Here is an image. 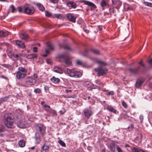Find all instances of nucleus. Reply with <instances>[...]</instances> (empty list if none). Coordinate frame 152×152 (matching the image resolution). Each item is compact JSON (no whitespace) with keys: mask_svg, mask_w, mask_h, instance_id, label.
I'll return each mask as SVG.
<instances>
[{"mask_svg":"<svg viewBox=\"0 0 152 152\" xmlns=\"http://www.w3.org/2000/svg\"><path fill=\"white\" fill-rule=\"evenodd\" d=\"M46 61H47V63L48 64H50L52 62L51 60L50 59H47Z\"/></svg>","mask_w":152,"mask_h":152,"instance_id":"nucleus-55","label":"nucleus"},{"mask_svg":"<svg viewBox=\"0 0 152 152\" xmlns=\"http://www.w3.org/2000/svg\"><path fill=\"white\" fill-rule=\"evenodd\" d=\"M67 72L70 76L75 77H80L82 75L81 72L79 71H76L74 69H67Z\"/></svg>","mask_w":152,"mask_h":152,"instance_id":"nucleus-5","label":"nucleus"},{"mask_svg":"<svg viewBox=\"0 0 152 152\" xmlns=\"http://www.w3.org/2000/svg\"><path fill=\"white\" fill-rule=\"evenodd\" d=\"M107 109L109 111L112 112H113L115 114L116 113V111L115 109L110 106H108L107 107Z\"/></svg>","mask_w":152,"mask_h":152,"instance_id":"nucleus-27","label":"nucleus"},{"mask_svg":"<svg viewBox=\"0 0 152 152\" xmlns=\"http://www.w3.org/2000/svg\"><path fill=\"white\" fill-rule=\"evenodd\" d=\"M18 72H21L23 73H25L27 72V71L26 69L22 67H19L18 68Z\"/></svg>","mask_w":152,"mask_h":152,"instance_id":"nucleus-24","label":"nucleus"},{"mask_svg":"<svg viewBox=\"0 0 152 152\" xmlns=\"http://www.w3.org/2000/svg\"><path fill=\"white\" fill-rule=\"evenodd\" d=\"M114 94V92L113 91H111L110 92L105 94V95L107 96L113 95Z\"/></svg>","mask_w":152,"mask_h":152,"instance_id":"nucleus-40","label":"nucleus"},{"mask_svg":"<svg viewBox=\"0 0 152 152\" xmlns=\"http://www.w3.org/2000/svg\"><path fill=\"white\" fill-rule=\"evenodd\" d=\"M18 144L20 147H23L25 146V142L24 140H21L19 141Z\"/></svg>","mask_w":152,"mask_h":152,"instance_id":"nucleus-25","label":"nucleus"},{"mask_svg":"<svg viewBox=\"0 0 152 152\" xmlns=\"http://www.w3.org/2000/svg\"><path fill=\"white\" fill-rule=\"evenodd\" d=\"M131 150L132 152H141L142 151V150L139 148H136L134 147L132 148Z\"/></svg>","mask_w":152,"mask_h":152,"instance_id":"nucleus-28","label":"nucleus"},{"mask_svg":"<svg viewBox=\"0 0 152 152\" xmlns=\"http://www.w3.org/2000/svg\"><path fill=\"white\" fill-rule=\"evenodd\" d=\"M38 49L36 47H34L33 48V52H38Z\"/></svg>","mask_w":152,"mask_h":152,"instance_id":"nucleus-53","label":"nucleus"},{"mask_svg":"<svg viewBox=\"0 0 152 152\" xmlns=\"http://www.w3.org/2000/svg\"><path fill=\"white\" fill-rule=\"evenodd\" d=\"M47 46L48 47L49 49L48 50H46L45 52L46 53L43 55V56L45 57H47L48 56V54L50 52L49 50H52L54 49V47L50 43H48L47 44Z\"/></svg>","mask_w":152,"mask_h":152,"instance_id":"nucleus-11","label":"nucleus"},{"mask_svg":"<svg viewBox=\"0 0 152 152\" xmlns=\"http://www.w3.org/2000/svg\"><path fill=\"white\" fill-rule=\"evenodd\" d=\"M41 90L39 88H37L34 90V92L36 93H40L41 92Z\"/></svg>","mask_w":152,"mask_h":152,"instance_id":"nucleus-45","label":"nucleus"},{"mask_svg":"<svg viewBox=\"0 0 152 152\" xmlns=\"http://www.w3.org/2000/svg\"><path fill=\"white\" fill-rule=\"evenodd\" d=\"M91 59L94 62L99 65L97 69H95V70L98 72L97 75L99 76L104 75H106L107 69L104 66H106L107 64L104 62L96 58H91Z\"/></svg>","mask_w":152,"mask_h":152,"instance_id":"nucleus-2","label":"nucleus"},{"mask_svg":"<svg viewBox=\"0 0 152 152\" xmlns=\"http://www.w3.org/2000/svg\"><path fill=\"white\" fill-rule=\"evenodd\" d=\"M45 15L48 17H50L51 16V14L50 13L48 12L47 11L45 12Z\"/></svg>","mask_w":152,"mask_h":152,"instance_id":"nucleus-46","label":"nucleus"},{"mask_svg":"<svg viewBox=\"0 0 152 152\" xmlns=\"http://www.w3.org/2000/svg\"><path fill=\"white\" fill-rule=\"evenodd\" d=\"M140 65H141L142 66L144 67V65L142 63V61H140L138 63Z\"/></svg>","mask_w":152,"mask_h":152,"instance_id":"nucleus-60","label":"nucleus"},{"mask_svg":"<svg viewBox=\"0 0 152 152\" xmlns=\"http://www.w3.org/2000/svg\"><path fill=\"white\" fill-rule=\"evenodd\" d=\"M5 130V127L4 125L0 124V132H4Z\"/></svg>","mask_w":152,"mask_h":152,"instance_id":"nucleus-35","label":"nucleus"},{"mask_svg":"<svg viewBox=\"0 0 152 152\" xmlns=\"http://www.w3.org/2000/svg\"><path fill=\"white\" fill-rule=\"evenodd\" d=\"M46 127L42 124H37L35 126L36 133L34 138L36 140V143L39 144L41 139L44 136Z\"/></svg>","mask_w":152,"mask_h":152,"instance_id":"nucleus-1","label":"nucleus"},{"mask_svg":"<svg viewBox=\"0 0 152 152\" xmlns=\"http://www.w3.org/2000/svg\"><path fill=\"white\" fill-rule=\"evenodd\" d=\"M49 148V146L44 144L42 147V149L45 151H48Z\"/></svg>","mask_w":152,"mask_h":152,"instance_id":"nucleus-33","label":"nucleus"},{"mask_svg":"<svg viewBox=\"0 0 152 152\" xmlns=\"http://www.w3.org/2000/svg\"><path fill=\"white\" fill-rule=\"evenodd\" d=\"M26 75V73L18 71L17 73L16 76L18 79H20L24 77Z\"/></svg>","mask_w":152,"mask_h":152,"instance_id":"nucleus-14","label":"nucleus"},{"mask_svg":"<svg viewBox=\"0 0 152 152\" xmlns=\"http://www.w3.org/2000/svg\"><path fill=\"white\" fill-rule=\"evenodd\" d=\"M51 115L54 116L57 115L56 112L53 110L51 109L48 112Z\"/></svg>","mask_w":152,"mask_h":152,"instance_id":"nucleus-32","label":"nucleus"},{"mask_svg":"<svg viewBox=\"0 0 152 152\" xmlns=\"http://www.w3.org/2000/svg\"><path fill=\"white\" fill-rule=\"evenodd\" d=\"M92 86H90L88 87V89L89 90H90L92 88H95L96 86H93V88H92Z\"/></svg>","mask_w":152,"mask_h":152,"instance_id":"nucleus-58","label":"nucleus"},{"mask_svg":"<svg viewBox=\"0 0 152 152\" xmlns=\"http://www.w3.org/2000/svg\"><path fill=\"white\" fill-rule=\"evenodd\" d=\"M112 3L113 5L115 6L116 8L118 9L122 5V2L121 1H119L112 2Z\"/></svg>","mask_w":152,"mask_h":152,"instance_id":"nucleus-15","label":"nucleus"},{"mask_svg":"<svg viewBox=\"0 0 152 152\" xmlns=\"http://www.w3.org/2000/svg\"><path fill=\"white\" fill-rule=\"evenodd\" d=\"M63 15L61 14H54L53 16L54 18H62Z\"/></svg>","mask_w":152,"mask_h":152,"instance_id":"nucleus-37","label":"nucleus"},{"mask_svg":"<svg viewBox=\"0 0 152 152\" xmlns=\"http://www.w3.org/2000/svg\"><path fill=\"white\" fill-rule=\"evenodd\" d=\"M1 77L2 78H4L5 79H7V80H8V78L7 77H5L4 76V75H1Z\"/></svg>","mask_w":152,"mask_h":152,"instance_id":"nucleus-61","label":"nucleus"},{"mask_svg":"<svg viewBox=\"0 0 152 152\" xmlns=\"http://www.w3.org/2000/svg\"><path fill=\"white\" fill-rule=\"evenodd\" d=\"M83 113L85 117L87 119H89L93 114V112L91 108H86L83 111Z\"/></svg>","mask_w":152,"mask_h":152,"instance_id":"nucleus-7","label":"nucleus"},{"mask_svg":"<svg viewBox=\"0 0 152 152\" xmlns=\"http://www.w3.org/2000/svg\"><path fill=\"white\" fill-rule=\"evenodd\" d=\"M58 143L62 147H66V145L65 143L61 140H59L58 141Z\"/></svg>","mask_w":152,"mask_h":152,"instance_id":"nucleus-36","label":"nucleus"},{"mask_svg":"<svg viewBox=\"0 0 152 152\" xmlns=\"http://www.w3.org/2000/svg\"><path fill=\"white\" fill-rule=\"evenodd\" d=\"M82 2L84 3V4L88 5L91 6V10H93L96 8V5L92 2L86 0H83Z\"/></svg>","mask_w":152,"mask_h":152,"instance_id":"nucleus-9","label":"nucleus"},{"mask_svg":"<svg viewBox=\"0 0 152 152\" xmlns=\"http://www.w3.org/2000/svg\"><path fill=\"white\" fill-rule=\"evenodd\" d=\"M43 107H44V109L46 111H47L48 113L49 111L51 109L50 106L47 105L45 104L43 105Z\"/></svg>","mask_w":152,"mask_h":152,"instance_id":"nucleus-29","label":"nucleus"},{"mask_svg":"<svg viewBox=\"0 0 152 152\" xmlns=\"http://www.w3.org/2000/svg\"><path fill=\"white\" fill-rule=\"evenodd\" d=\"M63 48L64 49H67V50H70V47L69 46H68L67 45H66L64 46H60V48Z\"/></svg>","mask_w":152,"mask_h":152,"instance_id":"nucleus-41","label":"nucleus"},{"mask_svg":"<svg viewBox=\"0 0 152 152\" xmlns=\"http://www.w3.org/2000/svg\"><path fill=\"white\" fill-rule=\"evenodd\" d=\"M24 12L29 15L33 14L35 12L34 7L29 4H26L23 7Z\"/></svg>","mask_w":152,"mask_h":152,"instance_id":"nucleus-4","label":"nucleus"},{"mask_svg":"<svg viewBox=\"0 0 152 152\" xmlns=\"http://www.w3.org/2000/svg\"><path fill=\"white\" fill-rule=\"evenodd\" d=\"M110 147V150L113 151H114L115 150V144L114 143H111Z\"/></svg>","mask_w":152,"mask_h":152,"instance_id":"nucleus-30","label":"nucleus"},{"mask_svg":"<svg viewBox=\"0 0 152 152\" xmlns=\"http://www.w3.org/2000/svg\"><path fill=\"white\" fill-rule=\"evenodd\" d=\"M91 85V83L89 81L85 82L84 83V86H88Z\"/></svg>","mask_w":152,"mask_h":152,"instance_id":"nucleus-44","label":"nucleus"},{"mask_svg":"<svg viewBox=\"0 0 152 152\" xmlns=\"http://www.w3.org/2000/svg\"><path fill=\"white\" fill-rule=\"evenodd\" d=\"M66 17L69 21L74 23L76 22V17L74 16L73 14L68 13L66 15Z\"/></svg>","mask_w":152,"mask_h":152,"instance_id":"nucleus-10","label":"nucleus"},{"mask_svg":"<svg viewBox=\"0 0 152 152\" xmlns=\"http://www.w3.org/2000/svg\"><path fill=\"white\" fill-rule=\"evenodd\" d=\"M76 96L75 95H73L72 96H67L66 97L67 98H76Z\"/></svg>","mask_w":152,"mask_h":152,"instance_id":"nucleus-50","label":"nucleus"},{"mask_svg":"<svg viewBox=\"0 0 152 152\" xmlns=\"http://www.w3.org/2000/svg\"><path fill=\"white\" fill-rule=\"evenodd\" d=\"M35 4L37 6L38 9L42 11H44L45 10V7L42 4L39 3H37Z\"/></svg>","mask_w":152,"mask_h":152,"instance_id":"nucleus-18","label":"nucleus"},{"mask_svg":"<svg viewBox=\"0 0 152 152\" xmlns=\"http://www.w3.org/2000/svg\"><path fill=\"white\" fill-rule=\"evenodd\" d=\"M18 9L19 12H21L22 11V8L21 7H18Z\"/></svg>","mask_w":152,"mask_h":152,"instance_id":"nucleus-52","label":"nucleus"},{"mask_svg":"<svg viewBox=\"0 0 152 152\" xmlns=\"http://www.w3.org/2000/svg\"><path fill=\"white\" fill-rule=\"evenodd\" d=\"M148 62L150 65L152 67V58L148 60Z\"/></svg>","mask_w":152,"mask_h":152,"instance_id":"nucleus-56","label":"nucleus"},{"mask_svg":"<svg viewBox=\"0 0 152 152\" xmlns=\"http://www.w3.org/2000/svg\"><path fill=\"white\" fill-rule=\"evenodd\" d=\"M53 70L54 72H57L60 74H62L63 73V71L62 69L59 67H55L54 68Z\"/></svg>","mask_w":152,"mask_h":152,"instance_id":"nucleus-20","label":"nucleus"},{"mask_svg":"<svg viewBox=\"0 0 152 152\" xmlns=\"http://www.w3.org/2000/svg\"><path fill=\"white\" fill-rule=\"evenodd\" d=\"M44 89L46 91L48 90V86H45L44 87Z\"/></svg>","mask_w":152,"mask_h":152,"instance_id":"nucleus-64","label":"nucleus"},{"mask_svg":"<svg viewBox=\"0 0 152 152\" xmlns=\"http://www.w3.org/2000/svg\"><path fill=\"white\" fill-rule=\"evenodd\" d=\"M13 118L12 116L8 115L4 119V122L6 126L10 128H12L14 126Z\"/></svg>","mask_w":152,"mask_h":152,"instance_id":"nucleus-3","label":"nucleus"},{"mask_svg":"<svg viewBox=\"0 0 152 152\" xmlns=\"http://www.w3.org/2000/svg\"><path fill=\"white\" fill-rule=\"evenodd\" d=\"M22 39L25 40H26L28 38V35L26 34H22Z\"/></svg>","mask_w":152,"mask_h":152,"instance_id":"nucleus-38","label":"nucleus"},{"mask_svg":"<svg viewBox=\"0 0 152 152\" xmlns=\"http://www.w3.org/2000/svg\"><path fill=\"white\" fill-rule=\"evenodd\" d=\"M140 67L139 66L135 68H132L128 69V70L132 73L133 74H137L139 73V70Z\"/></svg>","mask_w":152,"mask_h":152,"instance_id":"nucleus-12","label":"nucleus"},{"mask_svg":"<svg viewBox=\"0 0 152 152\" xmlns=\"http://www.w3.org/2000/svg\"><path fill=\"white\" fill-rule=\"evenodd\" d=\"M2 66L4 67L7 68H10L12 67V66L11 65L8 64H3Z\"/></svg>","mask_w":152,"mask_h":152,"instance_id":"nucleus-43","label":"nucleus"},{"mask_svg":"<svg viewBox=\"0 0 152 152\" xmlns=\"http://www.w3.org/2000/svg\"><path fill=\"white\" fill-rule=\"evenodd\" d=\"M9 9L11 10V12L12 13H14L16 10L14 6L13 5H11L10 6Z\"/></svg>","mask_w":152,"mask_h":152,"instance_id":"nucleus-39","label":"nucleus"},{"mask_svg":"<svg viewBox=\"0 0 152 152\" xmlns=\"http://www.w3.org/2000/svg\"><path fill=\"white\" fill-rule=\"evenodd\" d=\"M9 97L10 96H8L1 98L0 99V104L2 103L3 102L7 101Z\"/></svg>","mask_w":152,"mask_h":152,"instance_id":"nucleus-22","label":"nucleus"},{"mask_svg":"<svg viewBox=\"0 0 152 152\" xmlns=\"http://www.w3.org/2000/svg\"><path fill=\"white\" fill-rule=\"evenodd\" d=\"M16 45L17 46L21 48H23L25 47V45L24 43L18 40L16 41Z\"/></svg>","mask_w":152,"mask_h":152,"instance_id":"nucleus-13","label":"nucleus"},{"mask_svg":"<svg viewBox=\"0 0 152 152\" xmlns=\"http://www.w3.org/2000/svg\"><path fill=\"white\" fill-rule=\"evenodd\" d=\"M10 34V32L8 31H0V37H5L9 35Z\"/></svg>","mask_w":152,"mask_h":152,"instance_id":"nucleus-19","label":"nucleus"},{"mask_svg":"<svg viewBox=\"0 0 152 152\" xmlns=\"http://www.w3.org/2000/svg\"><path fill=\"white\" fill-rule=\"evenodd\" d=\"M122 104L123 106L125 108H126L127 107V104L124 101H122Z\"/></svg>","mask_w":152,"mask_h":152,"instance_id":"nucleus-42","label":"nucleus"},{"mask_svg":"<svg viewBox=\"0 0 152 152\" xmlns=\"http://www.w3.org/2000/svg\"><path fill=\"white\" fill-rule=\"evenodd\" d=\"M90 51L93 53L96 54H99V51L96 49H91V50Z\"/></svg>","mask_w":152,"mask_h":152,"instance_id":"nucleus-31","label":"nucleus"},{"mask_svg":"<svg viewBox=\"0 0 152 152\" xmlns=\"http://www.w3.org/2000/svg\"><path fill=\"white\" fill-rule=\"evenodd\" d=\"M65 92L67 93H68L72 92V90L69 89H66L65 90Z\"/></svg>","mask_w":152,"mask_h":152,"instance_id":"nucleus-62","label":"nucleus"},{"mask_svg":"<svg viewBox=\"0 0 152 152\" xmlns=\"http://www.w3.org/2000/svg\"><path fill=\"white\" fill-rule=\"evenodd\" d=\"M144 82V80L142 79H138L136 81L135 86H141Z\"/></svg>","mask_w":152,"mask_h":152,"instance_id":"nucleus-21","label":"nucleus"},{"mask_svg":"<svg viewBox=\"0 0 152 152\" xmlns=\"http://www.w3.org/2000/svg\"><path fill=\"white\" fill-rule=\"evenodd\" d=\"M51 80L53 83L55 84L59 83L60 81L59 79L56 78L54 77H53Z\"/></svg>","mask_w":152,"mask_h":152,"instance_id":"nucleus-23","label":"nucleus"},{"mask_svg":"<svg viewBox=\"0 0 152 152\" xmlns=\"http://www.w3.org/2000/svg\"><path fill=\"white\" fill-rule=\"evenodd\" d=\"M101 6L102 7L103 10H104V7H108L109 4L105 0H102L101 2Z\"/></svg>","mask_w":152,"mask_h":152,"instance_id":"nucleus-17","label":"nucleus"},{"mask_svg":"<svg viewBox=\"0 0 152 152\" xmlns=\"http://www.w3.org/2000/svg\"><path fill=\"white\" fill-rule=\"evenodd\" d=\"M36 82V79H33L32 77H28V78L26 79V84L31 86L35 85Z\"/></svg>","mask_w":152,"mask_h":152,"instance_id":"nucleus-8","label":"nucleus"},{"mask_svg":"<svg viewBox=\"0 0 152 152\" xmlns=\"http://www.w3.org/2000/svg\"><path fill=\"white\" fill-rule=\"evenodd\" d=\"M59 58L60 59H62L64 60V62L67 66L70 65L71 64L72 62L70 59V58L68 56L64 54H62L59 55L58 56Z\"/></svg>","mask_w":152,"mask_h":152,"instance_id":"nucleus-6","label":"nucleus"},{"mask_svg":"<svg viewBox=\"0 0 152 152\" xmlns=\"http://www.w3.org/2000/svg\"><path fill=\"white\" fill-rule=\"evenodd\" d=\"M116 149L118 152H123L122 150L118 146L117 147Z\"/></svg>","mask_w":152,"mask_h":152,"instance_id":"nucleus-49","label":"nucleus"},{"mask_svg":"<svg viewBox=\"0 0 152 152\" xmlns=\"http://www.w3.org/2000/svg\"><path fill=\"white\" fill-rule=\"evenodd\" d=\"M37 56V55L35 54H31L28 55L26 57L28 59L34 58Z\"/></svg>","mask_w":152,"mask_h":152,"instance_id":"nucleus-26","label":"nucleus"},{"mask_svg":"<svg viewBox=\"0 0 152 152\" xmlns=\"http://www.w3.org/2000/svg\"><path fill=\"white\" fill-rule=\"evenodd\" d=\"M96 84L98 85H101L102 84V83L99 80H97L96 81ZM102 85H103V84H102Z\"/></svg>","mask_w":152,"mask_h":152,"instance_id":"nucleus-48","label":"nucleus"},{"mask_svg":"<svg viewBox=\"0 0 152 152\" xmlns=\"http://www.w3.org/2000/svg\"><path fill=\"white\" fill-rule=\"evenodd\" d=\"M66 4L68 7H71L74 8H76L77 6V4H74V2L72 1H67Z\"/></svg>","mask_w":152,"mask_h":152,"instance_id":"nucleus-16","label":"nucleus"},{"mask_svg":"<svg viewBox=\"0 0 152 152\" xmlns=\"http://www.w3.org/2000/svg\"><path fill=\"white\" fill-rule=\"evenodd\" d=\"M98 28L99 29V31H101L102 30V26H98Z\"/></svg>","mask_w":152,"mask_h":152,"instance_id":"nucleus-59","label":"nucleus"},{"mask_svg":"<svg viewBox=\"0 0 152 152\" xmlns=\"http://www.w3.org/2000/svg\"><path fill=\"white\" fill-rule=\"evenodd\" d=\"M77 64L78 65H82L83 63L80 60H77Z\"/></svg>","mask_w":152,"mask_h":152,"instance_id":"nucleus-51","label":"nucleus"},{"mask_svg":"<svg viewBox=\"0 0 152 152\" xmlns=\"http://www.w3.org/2000/svg\"><path fill=\"white\" fill-rule=\"evenodd\" d=\"M50 1L53 4H56L58 2V0H50Z\"/></svg>","mask_w":152,"mask_h":152,"instance_id":"nucleus-47","label":"nucleus"},{"mask_svg":"<svg viewBox=\"0 0 152 152\" xmlns=\"http://www.w3.org/2000/svg\"><path fill=\"white\" fill-rule=\"evenodd\" d=\"M34 79H35L36 80V79L38 77V75L36 74H34Z\"/></svg>","mask_w":152,"mask_h":152,"instance_id":"nucleus-63","label":"nucleus"},{"mask_svg":"<svg viewBox=\"0 0 152 152\" xmlns=\"http://www.w3.org/2000/svg\"><path fill=\"white\" fill-rule=\"evenodd\" d=\"M134 128V126L132 124H131L130 126L128 127V129L130 130V129H132Z\"/></svg>","mask_w":152,"mask_h":152,"instance_id":"nucleus-57","label":"nucleus"},{"mask_svg":"<svg viewBox=\"0 0 152 152\" xmlns=\"http://www.w3.org/2000/svg\"><path fill=\"white\" fill-rule=\"evenodd\" d=\"M142 3L146 6L150 7H152V3H151L144 1Z\"/></svg>","mask_w":152,"mask_h":152,"instance_id":"nucleus-34","label":"nucleus"},{"mask_svg":"<svg viewBox=\"0 0 152 152\" xmlns=\"http://www.w3.org/2000/svg\"><path fill=\"white\" fill-rule=\"evenodd\" d=\"M109 11L110 12V13H114V9L113 7L111 8H110L109 9Z\"/></svg>","mask_w":152,"mask_h":152,"instance_id":"nucleus-54","label":"nucleus"}]
</instances>
